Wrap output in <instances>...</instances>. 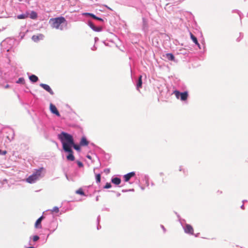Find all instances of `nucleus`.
<instances>
[{"instance_id": "nucleus-24", "label": "nucleus", "mask_w": 248, "mask_h": 248, "mask_svg": "<svg viewBox=\"0 0 248 248\" xmlns=\"http://www.w3.org/2000/svg\"><path fill=\"white\" fill-rule=\"evenodd\" d=\"M76 193L81 196H85V193L81 188H79L76 191Z\"/></svg>"}, {"instance_id": "nucleus-31", "label": "nucleus", "mask_w": 248, "mask_h": 248, "mask_svg": "<svg viewBox=\"0 0 248 248\" xmlns=\"http://www.w3.org/2000/svg\"><path fill=\"white\" fill-rule=\"evenodd\" d=\"M51 211L53 212L58 213L59 211V209L57 206H55L51 210Z\"/></svg>"}, {"instance_id": "nucleus-28", "label": "nucleus", "mask_w": 248, "mask_h": 248, "mask_svg": "<svg viewBox=\"0 0 248 248\" xmlns=\"http://www.w3.org/2000/svg\"><path fill=\"white\" fill-rule=\"evenodd\" d=\"M31 238L32 239V240L34 242H37V241H38L39 240L40 237L38 235H35L33 236L32 237L31 236L30 239H31Z\"/></svg>"}, {"instance_id": "nucleus-36", "label": "nucleus", "mask_w": 248, "mask_h": 248, "mask_svg": "<svg viewBox=\"0 0 248 248\" xmlns=\"http://www.w3.org/2000/svg\"><path fill=\"white\" fill-rule=\"evenodd\" d=\"M104 171L106 173H109L110 172V169H105L104 170Z\"/></svg>"}, {"instance_id": "nucleus-10", "label": "nucleus", "mask_w": 248, "mask_h": 248, "mask_svg": "<svg viewBox=\"0 0 248 248\" xmlns=\"http://www.w3.org/2000/svg\"><path fill=\"white\" fill-rule=\"evenodd\" d=\"M136 175L135 171H131L124 175V179L125 182H128L130 179Z\"/></svg>"}, {"instance_id": "nucleus-12", "label": "nucleus", "mask_w": 248, "mask_h": 248, "mask_svg": "<svg viewBox=\"0 0 248 248\" xmlns=\"http://www.w3.org/2000/svg\"><path fill=\"white\" fill-rule=\"evenodd\" d=\"M79 144L81 146H86L89 144V141L85 136L82 137Z\"/></svg>"}, {"instance_id": "nucleus-7", "label": "nucleus", "mask_w": 248, "mask_h": 248, "mask_svg": "<svg viewBox=\"0 0 248 248\" xmlns=\"http://www.w3.org/2000/svg\"><path fill=\"white\" fill-rule=\"evenodd\" d=\"M39 86L48 92L50 95H53L54 94V92L48 85L44 83H40Z\"/></svg>"}, {"instance_id": "nucleus-37", "label": "nucleus", "mask_w": 248, "mask_h": 248, "mask_svg": "<svg viewBox=\"0 0 248 248\" xmlns=\"http://www.w3.org/2000/svg\"><path fill=\"white\" fill-rule=\"evenodd\" d=\"M91 49L93 51L96 50L97 49V47L94 45L92 48Z\"/></svg>"}, {"instance_id": "nucleus-58", "label": "nucleus", "mask_w": 248, "mask_h": 248, "mask_svg": "<svg viewBox=\"0 0 248 248\" xmlns=\"http://www.w3.org/2000/svg\"><path fill=\"white\" fill-rule=\"evenodd\" d=\"M111 191V192H114V191H113V190H111V191Z\"/></svg>"}, {"instance_id": "nucleus-38", "label": "nucleus", "mask_w": 248, "mask_h": 248, "mask_svg": "<svg viewBox=\"0 0 248 248\" xmlns=\"http://www.w3.org/2000/svg\"><path fill=\"white\" fill-rule=\"evenodd\" d=\"M161 228L163 229V230L164 232H166V229L165 228L164 226L163 225H161Z\"/></svg>"}, {"instance_id": "nucleus-20", "label": "nucleus", "mask_w": 248, "mask_h": 248, "mask_svg": "<svg viewBox=\"0 0 248 248\" xmlns=\"http://www.w3.org/2000/svg\"><path fill=\"white\" fill-rule=\"evenodd\" d=\"M30 17L32 19H36L37 17V13L34 11H31V12L30 14Z\"/></svg>"}, {"instance_id": "nucleus-33", "label": "nucleus", "mask_w": 248, "mask_h": 248, "mask_svg": "<svg viewBox=\"0 0 248 248\" xmlns=\"http://www.w3.org/2000/svg\"><path fill=\"white\" fill-rule=\"evenodd\" d=\"M77 163L79 168H82L83 167V164L81 161L77 160Z\"/></svg>"}, {"instance_id": "nucleus-22", "label": "nucleus", "mask_w": 248, "mask_h": 248, "mask_svg": "<svg viewBox=\"0 0 248 248\" xmlns=\"http://www.w3.org/2000/svg\"><path fill=\"white\" fill-rule=\"evenodd\" d=\"M83 15L87 16L90 17L94 19H95L97 16L94 14H93V13H85L83 14Z\"/></svg>"}, {"instance_id": "nucleus-13", "label": "nucleus", "mask_w": 248, "mask_h": 248, "mask_svg": "<svg viewBox=\"0 0 248 248\" xmlns=\"http://www.w3.org/2000/svg\"><path fill=\"white\" fill-rule=\"evenodd\" d=\"M142 85V76H140L136 83V88L138 90L141 88Z\"/></svg>"}, {"instance_id": "nucleus-53", "label": "nucleus", "mask_w": 248, "mask_h": 248, "mask_svg": "<svg viewBox=\"0 0 248 248\" xmlns=\"http://www.w3.org/2000/svg\"><path fill=\"white\" fill-rule=\"evenodd\" d=\"M199 42H198V41H197V43H195V44L197 46H198V45H199Z\"/></svg>"}, {"instance_id": "nucleus-42", "label": "nucleus", "mask_w": 248, "mask_h": 248, "mask_svg": "<svg viewBox=\"0 0 248 248\" xmlns=\"http://www.w3.org/2000/svg\"><path fill=\"white\" fill-rule=\"evenodd\" d=\"M128 191V190L127 189H123L122 190V192H127Z\"/></svg>"}, {"instance_id": "nucleus-34", "label": "nucleus", "mask_w": 248, "mask_h": 248, "mask_svg": "<svg viewBox=\"0 0 248 248\" xmlns=\"http://www.w3.org/2000/svg\"><path fill=\"white\" fill-rule=\"evenodd\" d=\"M95 20H98L101 22H104L105 20L101 17L96 16V18L95 19Z\"/></svg>"}, {"instance_id": "nucleus-56", "label": "nucleus", "mask_w": 248, "mask_h": 248, "mask_svg": "<svg viewBox=\"0 0 248 248\" xmlns=\"http://www.w3.org/2000/svg\"><path fill=\"white\" fill-rule=\"evenodd\" d=\"M141 189L143 190L144 189V187L141 186Z\"/></svg>"}, {"instance_id": "nucleus-27", "label": "nucleus", "mask_w": 248, "mask_h": 248, "mask_svg": "<svg viewBox=\"0 0 248 248\" xmlns=\"http://www.w3.org/2000/svg\"><path fill=\"white\" fill-rule=\"evenodd\" d=\"M190 38L192 40L193 43H197L198 39H197V37L191 33H190Z\"/></svg>"}, {"instance_id": "nucleus-2", "label": "nucleus", "mask_w": 248, "mask_h": 248, "mask_svg": "<svg viewBox=\"0 0 248 248\" xmlns=\"http://www.w3.org/2000/svg\"><path fill=\"white\" fill-rule=\"evenodd\" d=\"M66 21L65 18L63 16L57 17L56 18H50L49 21V24L52 28L56 29H60L62 30V28H60V25L64 23Z\"/></svg>"}, {"instance_id": "nucleus-21", "label": "nucleus", "mask_w": 248, "mask_h": 248, "mask_svg": "<svg viewBox=\"0 0 248 248\" xmlns=\"http://www.w3.org/2000/svg\"><path fill=\"white\" fill-rule=\"evenodd\" d=\"M28 17V14H22L17 16V18L19 19H23Z\"/></svg>"}, {"instance_id": "nucleus-49", "label": "nucleus", "mask_w": 248, "mask_h": 248, "mask_svg": "<svg viewBox=\"0 0 248 248\" xmlns=\"http://www.w3.org/2000/svg\"><path fill=\"white\" fill-rule=\"evenodd\" d=\"M198 46V47L200 48V49H201V45L200 44H199V45H198L197 46Z\"/></svg>"}, {"instance_id": "nucleus-15", "label": "nucleus", "mask_w": 248, "mask_h": 248, "mask_svg": "<svg viewBox=\"0 0 248 248\" xmlns=\"http://www.w3.org/2000/svg\"><path fill=\"white\" fill-rule=\"evenodd\" d=\"M43 37V35L42 34H40L38 35H34L32 36L31 39L34 42H37L40 40L42 39Z\"/></svg>"}, {"instance_id": "nucleus-9", "label": "nucleus", "mask_w": 248, "mask_h": 248, "mask_svg": "<svg viewBox=\"0 0 248 248\" xmlns=\"http://www.w3.org/2000/svg\"><path fill=\"white\" fill-rule=\"evenodd\" d=\"M45 218V217L42 215L39 217L35 223V228L37 229H41L42 228L41 222L42 220Z\"/></svg>"}, {"instance_id": "nucleus-3", "label": "nucleus", "mask_w": 248, "mask_h": 248, "mask_svg": "<svg viewBox=\"0 0 248 248\" xmlns=\"http://www.w3.org/2000/svg\"><path fill=\"white\" fill-rule=\"evenodd\" d=\"M44 170L43 167L39 168L34 172L31 175L29 176L27 179L26 181L32 184L36 182V181L41 177V173L42 170Z\"/></svg>"}, {"instance_id": "nucleus-4", "label": "nucleus", "mask_w": 248, "mask_h": 248, "mask_svg": "<svg viewBox=\"0 0 248 248\" xmlns=\"http://www.w3.org/2000/svg\"><path fill=\"white\" fill-rule=\"evenodd\" d=\"M173 93L175 94L177 99H180L182 101H186L187 99L188 94L187 91L181 92L179 91L175 90Z\"/></svg>"}, {"instance_id": "nucleus-17", "label": "nucleus", "mask_w": 248, "mask_h": 248, "mask_svg": "<svg viewBox=\"0 0 248 248\" xmlns=\"http://www.w3.org/2000/svg\"><path fill=\"white\" fill-rule=\"evenodd\" d=\"M28 4L31 5V7H34L37 5V0H28L27 1Z\"/></svg>"}, {"instance_id": "nucleus-40", "label": "nucleus", "mask_w": 248, "mask_h": 248, "mask_svg": "<svg viewBox=\"0 0 248 248\" xmlns=\"http://www.w3.org/2000/svg\"><path fill=\"white\" fill-rule=\"evenodd\" d=\"M10 87V85L9 84H6L5 86H4V88L5 89H7V88H9Z\"/></svg>"}, {"instance_id": "nucleus-6", "label": "nucleus", "mask_w": 248, "mask_h": 248, "mask_svg": "<svg viewBox=\"0 0 248 248\" xmlns=\"http://www.w3.org/2000/svg\"><path fill=\"white\" fill-rule=\"evenodd\" d=\"M184 230V232L186 233L193 235L194 234V230L192 226L188 224H186L185 225H183V223L182 222H180Z\"/></svg>"}, {"instance_id": "nucleus-18", "label": "nucleus", "mask_w": 248, "mask_h": 248, "mask_svg": "<svg viewBox=\"0 0 248 248\" xmlns=\"http://www.w3.org/2000/svg\"><path fill=\"white\" fill-rule=\"evenodd\" d=\"M148 28V23L145 18H142V30L145 31Z\"/></svg>"}, {"instance_id": "nucleus-50", "label": "nucleus", "mask_w": 248, "mask_h": 248, "mask_svg": "<svg viewBox=\"0 0 248 248\" xmlns=\"http://www.w3.org/2000/svg\"><path fill=\"white\" fill-rule=\"evenodd\" d=\"M107 8H108V9L110 10H112L110 8H109V7H108V6L106 5L105 6Z\"/></svg>"}, {"instance_id": "nucleus-1", "label": "nucleus", "mask_w": 248, "mask_h": 248, "mask_svg": "<svg viewBox=\"0 0 248 248\" xmlns=\"http://www.w3.org/2000/svg\"><path fill=\"white\" fill-rule=\"evenodd\" d=\"M58 139L61 141L62 145H65L66 148L74 149L78 151H80L81 146L79 144H77L75 142L73 136L67 132L62 131L58 135Z\"/></svg>"}, {"instance_id": "nucleus-35", "label": "nucleus", "mask_w": 248, "mask_h": 248, "mask_svg": "<svg viewBox=\"0 0 248 248\" xmlns=\"http://www.w3.org/2000/svg\"><path fill=\"white\" fill-rule=\"evenodd\" d=\"M7 153V151L4 150V151H3V150H1V149H0V155H6Z\"/></svg>"}, {"instance_id": "nucleus-14", "label": "nucleus", "mask_w": 248, "mask_h": 248, "mask_svg": "<svg viewBox=\"0 0 248 248\" xmlns=\"http://www.w3.org/2000/svg\"><path fill=\"white\" fill-rule=\"evenodd\" d=\"M165 58L170 61H175V57L172 53H168L166 54Z\"/></svg>"}, {"instance_id": "nucleus-48", "label": "nucleus", "mask_w": 248, "mask_h": 248, "mask_svg": "<svg viewBox=\"0 0 248 248\" xmlns=\"http://www.w3.org/2000/svg\"><path fill=\"white\" fill-rule=\"evenodd\" d=\"M121 195V194L120 193H117V196L119 197Z\"/></svg>"}, {"instance_id": "nucleus-54", "label": "nucleus", "mask_w": 248, "mask_h": 248, "mask_svg": "<svg viewBox=\"0 0 248 248\" xmlns=\"http://www.w3.org/2000/svg\"><path fill=\"white\" fill-rule=\"evenodd\" d=\"M171 1V0H166V1ZM172 1H175V0H172Z\"/></svg>"}, {"instance_id": "nucleus-32", "label": "nucleus", "mask_w": 248, "mask_h": 248, "mask_svg": "<svg viewBox=\"0 0 248 248\" xmlns=\"http://www.w3.org/2000/svg\"><path fill=\"white\" fill-rule=\"evenodd\" d=\"M100 216H98V217H97V222H98V225H97V230H99L101 228V226L99 224V221H100Z\"/></svg>"}, {"instance_id": "nucleus-19", "label": "nucleus", "mask_w": 248, "mask_h": 248, "mask_svg": "<svg viewBox=\"0 0 248 248\" xmlns=\"http://www.w3.org/2000/svg\"><path fill=\"white\" fill-rule=\"evenodd\" d=\"M149 176L147 174H144L143 176V180L145 182L147 187L149 186Z\"/></svg>"}, {"instance_id": "nucleus-30", "label": "nucleus", "mask_w": 248, "mask_h": 248, "mask_svg": "<svg viewBox=\"0 0 248 248\" xmlns=\"http://www.w3.org/2000/svg\"><path fill=\"white\" fill-rule=\"evenodd\" d=\"M112 187V186L110 183L107 182L106 185L104 186V188L108 189Z\"/></svg>"}, {"instance_id": "nucleus-52", "label": "nucleus", "mask_w": 248, "mask_h": 248, "mask_svg": "<svg viewBox=\"0 0 248 248\" xmlns=\"http://www.w3.org/2000/svg\"><path fill=\"white\" fill-rule=\"evenodd\" d=\"M27 248H35L33 246H31L29 247H28Z\"/></svg>"}, {"instance_id": "nucleus-43", "label": "nucleus", "mask_w": 248, "mask_h": 248, "mask_svg": "<svg viewBox=\"0 0 248 248\" xmlns=\"http://www.w3.org/2000/svg\"><path fill=\"white\" fill-rule=\"evenodd\" d=\"M134 191V189H130L128 190V191Z\"/></svg>"}, {"instance_id": "nucleus-26", "label": "nucleus", "mask_w": 248, "mask_h": 248, "mask_svg": "<svg viewBox=\"0 0 248 248\" xmlns=\"http://www.w3.org/2000/svg\"><path fill=\"white\" fill-rule=\"evenodd\" d=\"M101 177L100 173L95 174V180L97 183H99L101 182Z\"/></svg>"}, {"instance_id": "nucleus-16", "label": "nucleus", "mask_w": 248, "mask_h": 248, "mask_svg": "<svg viewBox=\"0 0 248 248\" xmlns=\"http://www.w3.org/2000/svg\"><path fill=\"white\" fill-rule=\"evenodd\" d=\"M29 79L33 83H35L39 80L38 77L33 74L29 76Z\"/></svg>"}, {"instance_id": "nucleus-29", "label": "nucleus", "mask_w": 248, "mask_h": 248, "mask_svg": "<svg viewBox=\"0 0 248 248\" xmlns=\"http://www.w3.org/2000/svg\"><path fill=\"white\" fill-rule=\"evenodd\" d=\"M102 30V27L101 26H95V29L93 30L96 32L101 31Z\"/></svg>"}, {"instance_id": "nucleus-5", "label": "nucleus", "mask_w": 248, "mask_h": 248, "mask_svg": "<svg viewBox=\"0 0 248 248\" xmlns=\"http://www.w3.org/2000/svg\"><path fill=\"white\" fill-rule=\"evenodd\" d=\"M62 149L63 151L68 153V155H66V159L68 161H74L75 159V157L74 155V152L72 149H69V148H66L65 145H62Z\"/></svg>"}, {"instance_id": "nucleus-23", "label": "nucleus", "mask_w": 248, "mask_h": 248, "mask_svg": "<svg viewBox=\"0 0 248 248\" xmlns=\"http://www.w3.org/2000/svg\"><path fill=\"white\" fill-rule=\"evenodd\" d=\"M88 25L93 31L95 29V25L91 20H88Z\"/></svg>"}, {"instance_id": "nucleus-25", "label": "nucleus", "mask_w": 248, "mask_h": 248, "mask_svg": "<svg viewBox=\"0 0 248 248\" xmlns=\"http://www.w3.org/2000/svg\"><path fill=\"white\" fill-rule=\"evenodd\" d=\"M16 83L17 84H25V79L23 77L19 78L17 80H16Z\"/></svg>"}, {"instance_id": "nucleus-51", "label": "nucleus", "mask_w": 248, "mask_h": 248, "mask_svg": "<svg viewBox=\"0 0 248 248\" xmlns=\"http://www.w3.org/2000/svg\"><path fill=\"white\" fill-rule=\"evenodd\" d=\"M53 143H55L57 145H58V143L57 142H56L55 141H53Z\"/></svg>"}, {"instance_id": "nucleus-8", "label": "nucleus", "mask_w": 248, "mask_h": 248, "mask_svg": "<svg viewBox=\"0 0 248 248\" xmlns=\"http://www.w3.org/2000/svg\"><path fill=\"white\" fill-rule=\"evenodd\" d=\"M49 108L50 110L52 113L55 114L56 116L58 117L60 116V113L58 111V109L55 106V105H54L52 103H50Z\"/></svg>"}, {"instance_id": "nucleus-46", "label": "nucleus", "mask_w": 248, "mask_h": 248, "mask_svg": "<svg viewBox=\"0 0 248 248\" xmlns=\"http://www.w3.org/2000/svg\"><path fill=\"white\" fill-rule=\"evenodd\" d=\"M179 170L180 171H182V166H180V167H179Z\"/></svg>"}, {"instance_id": "nucleus-55", "label": "nucleus", "mask_w": 248, "mask_h": 248, "mask_svg": "<svg viewBox=\"0 0 248 248\" xmlns=\"http://www.w3.org/2000/svg\"><path fill=\"white\" fill-rule=\"evenodd\" d=\"M151 186H154V183H153V182H152V183H151Z\"/></svg>"}, {"instance_id": "nucleus-57", "label": "nucleus", "mask_w": 248, "mask_h": 248, "mask_svg": "<svg viewBox=\"0 0 248 248\" xmlns=\"http://www.w3.org/2000/svg\"><path fill=\"white\" fill-rule=\"evenodd\" d=\"M199 234V233H197V234H195V236L196 237H197V236H198Z\"/></svg>"}, {"instance_id": "nucleus-11", "label": "nucleus", "mask_w": 248, "mask_h": 248, "mask_svg": "<svg viewBox=\"0 0 248 248\" xmlns=\"http://www.w3.org/2000/svg\"><path fill=\"white\" fill-rule=\"evenodd\" d=\"M111 182L115 185H119L121 183V179L119 177L113 176L111 179Z\"/></svg>"}, {"instance_id": "nucleus-45", "label": "nucleus", "mask_w": 248, "mask_h": 248, "mask_svg": "<svg viewBox=\"0 0 248 248\" xmlns=\"http://www.w3.org/2000/svg\"><path fill=\"white\" fill-rule=\"evenodd\" d=\"M241 208L242 209H244V205L243 204L241 206Z\"/></svg>"}, {"instance_id": "nucleus-44", "label": "nucleus", "mask_w": 248, "mask_h": 248, "mask_svg": "<svg viewBox=\"0 0 248 248\" xmlns=\"http://www.w3.org/2000/svg\"><path fill=\"white\" fill-rule=\"evenodd\" d=\"M95 200L96 201H98L99 200V196H96Z\"/></svg>"}, {"instance_id": "nucleus-41", "label": "nucleus", "mask_w": 248, "mask_h": 248, "mask_svg": "<svg viewBox=\"0 0 248 248\" xmlns=\"http://www.w3.org/2000/svg\"><path fill=\"white\" fill-rule=\"evenodd\" d=\"M86 157H87V158H88V159H92V157H91V155H87Z\"/></svg>"}, {"instance_id": "nucleus-47", "label": "nucleus", "mask_w": 248, "mask_h": 248, "mask_svg": "<svg viewBox=\"0 0 248 248\" xmlns=\"http://www.w3.org/2000/svg\"><path fill=\"white\" fill-rule=\"evenodd\" d=\"M65 177H66V179H67V180H69V179H68V175H67V174H65Z\"/></svg>"}, {"instance_id": "nucleus-39", "label": "nucleus", "mask_w": 248, "mask_h": 248, "mask_svg": "<svg viewBox=\"0 0 248 248\" xmlns=\"http://www.w3.org/2000/svg\"><path fill=\"white\" fill-rule=\"evenodd\" d=\"M98 40H99L98 38V37H95L94 38V41H95V43H96L97 41H98Z\"/></svg>"}]
</instances>
